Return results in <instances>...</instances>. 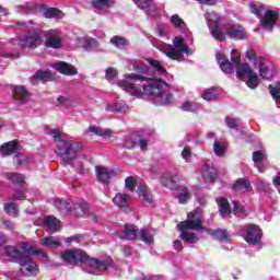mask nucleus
<instances>
[{"mask_svg": "<svg viewBox=\"0 0 280 280\" xmlns=\"http://www.w3.org/2000/svg\"><path fill=\"white\" fill-rule=\"evenodd\" d=\"M126 80H133L135 82H128L126 80L118 81V86L130 93L133 97H154L160 101L162 106H167L174 102V94L165 92L163 86L167 83L162 79H150L142 74L129 73L125 75Z\"/></svg>", "mask_w": 280, "mask_h": 280, "instance_id": "nucleus-1", "label": "nucleus"}, {"mask_svg": "<svg viewBox=\"0 0 280 280\" xmlns=\"http://www.w3.org/2000/svg\"><path fill=\"white\" fill-rule=\"evenodd\" d=\"M60 258L65 264L69 266H78V264H88L90 268L97 272H106L110 266H113V259L106 258L100 260V258H90L89 254L82 249H67L61 252Z\"/></svg>", "mask_w": 280, "mask_h": 280, "instance_id": "nucleus-2", "label": "nucleus"}, {"mask_svg": "<svg viewBox=\"0 0 280 280\" xmlns=\"http://www.w3.org/2000/svg\"><path fill=\"white\" fill-rule=\"evenodd\" d=\"M82 151V144L73 140L60 139L56 149L57 156H60L66 165H71Z\"/></svg>", "mask_w": 280, "mask_h": 280, "instance_id": "nucleus-3", "label": "nucleus"}, {"mask_svg": "<svg viewBox=\"0 0 280 280\" xmlns=\"http://www.w3.org/2000/svg\"><path fill=\"white\" fill-rule=\"evenodd\" d=\"M162 54L170 58V60H175L176 62H183L185 60V55L191 54V49L189 46L185 44V39L183 37H175L173 39V45H167Z\"/></svg>", "mask_w": 280, "mask_h": 280, "instance_id": "nucleus-4", "label": "nucleus"}, {"mask_svg": "<svg viewBox=\"0 0 280 280\" xmlns=\"http://www.w3.org/2000/svg\"><path fill=\"white\" fill-rule=\"evenodd\" d=\"M178 231H205L202 219L196 210L187 213V220L180 221L177 224Z\"/></svg>", "mask_w": 280, "mask_h": 280, "instance_id": "nucleus-5", "label": "nucleus"}, {"mask_svg": "<svg viewBox=\"0 0 280 280\" xmlns=\"http://www.w3.org/2000/svg\"><path fill=\"white\" fill-rule=\"evenodd\" d=\"M244 75L248 78L246 81L248 89H257V86H259V75L250 69V65L248 63H240L236 66V77L244 78Z\"/></svg>", "mask_w": 280, "mask_h": 280, "instance_id": "nucleus-6", "label": "nucleus"}, {"mask_svg": "<svg viewBox=\"0 0 280 280\" xmlns=\"http://www.w3.org/2000/svg\"><path fill=\"white\" fill-rule=\"evenodd\" d=\"M21 49H38L43 45V34L40 31H35L31 35H25L19 38Z\"/></svg>", "mask_w": 280, "mask_h": 280, "instance_id": "nucleus-7", "label": "nucleus"}, {"mask_svg": "<svg viewBox=\"0 0 280 280\" xmlns=\"http://www.w3.org/2000/svg\"><path fill=\"white\" fill-rule=\"evenodd\" d=\"M264 236V232L261 231V228L256 224H249L246 229V236H244V240L247 244H250L252 246H257V244L261 243V237Z\"/></svg>", "mask_w": 280, "mask_h": 280, "instance_id": "nucleus-8", "label": "nucleus"}, {"mask_svg": "<svg viewBox=\"0 0 280 280\" xmlns=\"http://www.w3.org/2000/svg\"><path fill=\"white\" fill-rule=\"evenodd\" d=\"M19 265L21 266V272L25 275L26 277H37V275L40 272L38 269V265L36 262L32 261V256H25Z\"/></svg>", "mask_w": 280, "mask_h": 280, "instance_id": "nucleus-9", "label": "nucleus"}, {"mask_svg": "<svg viewBox=\"0 0 280 280\" xmlns=\"http://www.w3.org/2000/svg\"><path fill=\"white\" fill-rule=\"evenodd\" d=\"M44 36L46 38L45 47H48L49 49H62V37L58 31L49 30Z\"/></svg>", "mask_w": 280, "mask_h": 280, "instance_id": "nucleus-10", "label": "nucleus"}, {"mask_svg": "<svg viewBox=\"0 0 280 280\" xmlns=\"http://www.w3.org/2000/svg\"><path fill=\"white\" fill-rule=\"evenodd\" d=\"M279 21V12L268 10L265 12L264 18L260 20V25L264 30L272 32L275 30V24Z\"/></svg>", "mask_w": 280, "mask_h": 280, "instance_id": "nucleus-11", "label": "nucleus"}, {"mask_svg": "<svg viewBox=\"0 0 280 280\" xmlns=\"http://www.w3.org/2000/svg\"><path fill=\"white\" fill-rule=\"evenodd\" d=\"M226 36L234 40H244L246 38V30L240 24H232L226 28Z\"/></svg>", "mask_w": 280, "mask_h": 280, "instance_id": "nucleus-12", "label": "nucleus"}, {"mask_svg": "<svg viewBox=\"0 0 280 280\" xmlns=\"http://www.w3.org/2000/svg\"><path fill=\"white\" fill-rule=\"evenodd\" d=\"M12 97L15 100V102H19L20 104H25L27 102V98L30 97V92L25 88V85H15L12 89Z\"/></svg>", "mask_w": 280, "mask_h": 280, "instance_id": "nucleus-13", "label": "nucleus"}, {"mask_svg": "<svg viewBox=\"0 0 280 280\" xmlns=\"http://www.w3.org/2000/svg\"><path fill=\"white\" fill-rule=\"evenodd\" d=\"M133 3H136L139 10H145L147 14L151 16H154L159 10L154 0H133Z\"/></svg>", "mask_w": 280, "mask_h": 280, "instance_id": "nucleus-14", "label": "nucleus"}, {"mask_svg": "<svg viewBox=\"0 0 280 280\" xmlns=\"http://www.w3.org/2000/svg\"><path fill=\"white\" fill-rule=\"evenodd\" d=\"M5 257H9L14 261V264H19L21 260H23L27 254H22L19 248L12 246V245H7L3 248Z\"/></svg>", "mask_w": 280, "mask_h": 280, "instance_id": "nucleus-15", "label": "nucleus"}, {"mask_svg": "<svg viewBox=\"0 0 280 280\" xmlns=\"http://www.w3.org/2000/svg\"><path fill=\"white\" fill-rule=\"evenodd\" d=\"M250 187L252 185L249 180L246 178H238L232 185V190L235 194H248V191H250Z\"/></svg>", "mask_w": 280, "mask_h": 280, "instance_id": "nucleus-16", "label": "nucleus"}, {"mask_svg": "<svg viewBox=\"0 0 280 280\" xmlns=\"http://www.w3.org/2000/svg\"><path fill=\"white\" fill-rule=\"evenodd\" d=\"M18 151L19 142L16 140L4 142L0 145V154H2V156H12V154H16Z\"/></svg>", "mask_w": 280, "mask_h": 280, "instance_id": "nucleus-17", "label": "nucleus"}, {"mask_svg": "<svg viewBox=\"0 0 280 280\" xmlns=\"http://www.w3.org/2000/svg\"><path fill=\"white\" fill-rule=\"evenodd\" d=\"M160 183L163 187H166V189H171L173 191L178 190V185H176V183H178V177L176 175L164 174L162 175Z\"/></svg>", "mask_w": 280, "mask_h": 280, "instance_id": "nucleus-18", "label": "nucleus"}, {"mask_svg": "<svg viewBox=\"0 0 280 280\" xmlns=\"http://www.w3.org/2000/svg\"><path fill=\"white\" fill-rule=\"evenodd\" d=\"M54 75L50 70H37L35 74L31 78L32 84H38L39 82H49Z\"/></svg>", "mask_w": 280, "mask_h": 280, "instance_id": "nucleus-19", "label": "nucleus"}, {"mask_svg": "<svg viewBox=\"0 0 280 280\" xmlns=\"http://www.w3.org/2000/svg\"><path fill=\"white\" fill-rule=\"evenodd\" d=\"M217 62L220 66L221 71L223 73H232L233 72V63L229 60V57L218 52L217 54Z\"/></svg>", "mask_w": 280, "mask_h": 280, "instance_id": "nucleus-20", "label": "nucleus"}, {"mask_svg": "<svg viewBox=\"0 0 280 280\" xmlns=\"http://www.w3.org/2000/svg\"><path fill=\"white\" fill-rule=\"evenodd\" d=\"M55 68L58 73H62V75H78V70L65 61H59Z\"/></svg>", "mask_w": 280, "mask_h": 280, "instance_id": "nucleus-21", "label": "nucleus"}, {"mask_svg": "<svg viewBox=\"0 0 280 280\" xmlns=\"http://www.w3.org/2000/svg\"><path fill=\"white\" fill-rule=\"evenodd\" d=\"M125 240L135 241L139 240V228L135 224H125L124 230Z\"/></svg>", "mask_w": 280, "mask_h": 280, "instance_id": "nucleus-22", "label": "nucleus"}, {"mask_svg": "<svg viewBox=\"0 0 280 280\" xmlns=\"http://www.w3.org/2000/svg\"><path fill=\"white\" fill-rule=\"evenodd\" d=\"M39 244L47 248H60L62 246V242L56 236H46L39 241Z\"/></svg>", "mask_w": 280, "mask_h": 280, "instance_id": "nucleus-23", "label": "nucleus"}, {"mask_svg": "<svg viewBox=\"0 0 280 280\" xmlns=\"http://www.w3.org/2000/svg\"><path fill=\"white\" fill-rule=\"evenodd\" d=\"M202 176L203 178H207L210 183H215V179L218 178V168L205 164L202 170Z\"/></svg>", "mask_w": 280, "mask_h": 280, "instance_id": "nucleus-24", "label": "nucleus"}, {"mask_svg": "<svg viewBox=\"0 0 280 280\" xmlns=\"http://www.w3.org/2000/svg\"><path fill=\"white\" fill-rule=\"evenodd\" d=\"M96 177L100 183L106 185L110 180V172L104 166H95Z\"/></svg>", "mask_w": 280, "mask_h": 280, "instance_id": "nucleus-25", "label": "nucleus"}, {"mask_svg": "<svg viewBox=\"0 0 280 280\" xmlns=\"http://www.w3.org/2000/svg\"><path fill=\"white\" fill-rule=\"evenodd\" d=\"M217 202L219 206V212L222 215H231V213H233V209L231 208V203H229V199L221 197L220 199H217Z\"/></svg>", "mask_w": 280, "mask_h": 280, "instance_id": "nucleus-26", "label": "nucleus"}, {"mask_svg": "<svg viewBox=\"0 0 280 280\" xmlns=\"http://www.w3.org/2000/svg\"><path fill=\"white\" fill-rule=\"evenodd\" d=\"M208 235L213 237V240H218L219 242H226L229 240V232L226 230L217 229V230H207Z\"/></svg>", "mask_w": 280, "mask_h": 280, "instance_id": "nucleus-27", "label": "nucleus"}, {"mask_svg": "<svg viewBox=\"0 0 280 280\" xmlns=\"http://www.w3.org/2000/svg\"><path fill=\"white\" fill-rule=\"evenodd\" d=\"M89 131L93 132V135H96L97 137H103L104 139H110V137H113L112 129H103L97 126H90Z\"/></svg>", "mask_w": 280, "mask_h": 280, "instance_id": "nucleus-28", "label": "nucleus"}, {"mask_svg": "<svg viewBox=\"0 0 280 280\" xmlns=\"http://www.w3.org/2000/svg\"><path fill=\"white\" fill-rule=\"evenodd\" d=\"M179 194L176 196L179 205H187V202H189V200L191 199V194L189 192V189L187 188V186H179Z\"/></svg>", "mask_w": 280, "mask_h": 280, "instance_id": "nucleus-29", "label": "nucleus"}, {"mask_svg": "<svg viewBox=\"0 0 280 280\" xmlns=\"http://www.w3.org/2000/svg\"><path fill=\"white\" fill-rule=\"evenodd\" d=\"M180 231L179 237L183 242H186V244H196L198 242V235L194 232H189L187 230H178Z\"/></svg>", "mask_w": 280, "mask_h": 280, "instance_id": "nucleus-30", "label": "nucleus"}, {"mask_svg": "<svg viewBox=\"0 0 280 280\" xmlns=\"http://www.w3.org/2000/svg\"><path fill=\"white\" fill-rule=\"evenodd\" d=\"M254 67H258L259 75H260V78H262V80H268L269 79V77H268V73H269L268 66H266V63H264L262 58L255 59Z\"/></svg>", "mask_w": 280, "mask_h": 280, "instance_id": "nucleus-31", "label": "nucleus"}, {"mask_svg": "<svg viewBox=\"0 0 280 280\" xmlns=\"http://www.w3.org/2000/svg\"><path fill=\"white\" fill-rule=\"evenodd\" d=\"M55 207L58 211H66V213H69V211H73V201L58 199L55 201Z\"/></svg>", "mask_w": 280, "mask_h": 280, "instance_id": "nucleus-32", "label": "nucleus"}, {"mask_svg": "<svg viewBox=\"0 0 280 280\" xmlns=\"http://www.w3.org/2000/svg\"><path fill=\"white\" fill-rule=\"evenodd\" d=\"M5 177L10 180V183H13V185H25V175L21 173H7Z\"/></svg>", "mask_w": 280, "mask_h": 280, "instance_id": "nucleus-33", "label": "nucleus"}, {"mask_svg": "<svg viewBox=\"0 0 280 280\" xmlns=\"http://www.w3.org/2000/svg\"><path fill=\"white\" fill-rule=\"evenodd\" d=\"M59 223L60 221L54 215H48L43 219V224L46 225L49 231H57Z\"/></svg>", "mask_w": 280, "mask_h": 280, "instance_id": "nucleus-34", "label": "nucleus"}, {"mask_svg": "<svg viewBox=\"0 0 280 280\" xmlns=\"http://www.w3.org/2000/svg\"><path fill=\"white\" fill-rule=\"evenodd\" d=\"M137 143H139V133L133 132L125 139L124 148H126V150H132Z\"/></svg>", "mask_w": 280, "mask_h": 280, "instance_id": "nucleus-35", "label": "nucleus"}, {"mask_svg": "<svg viewBox=\"0 0 280 280\" xmlns=\"http://www.w3.org/2000/svg\"><path fill=\"white\" fill-rule=\"evenodd\" d=\"M129 198H130V196H128L126 194L118 192L115 195L113 202H114V205H116V207H119L121 209V208L126 207V205H128Z\"/></svg>", "mask_w": 280, "mask_h": 280, "instance_id": "nucleus-36", "label": "nucleus"}, {"mask_svg": "<svg viewBox=\"0 0 280 280\" xmlns=\"http://www.w3.org/2000/svg\"><path fill=\"white\" fill-rule=\"evenodd\" d=\"M138 195L142 202L148 205L152 203V194H150V190L147 187H139Z\"/></svg>", "mask_w": 280, "mask_h": 280, "instance_id": "nucleus-37", "label": "nucleus"}, {"mask_svg": "<svg viewBox=\"0 0 280 280\" xmlns=\"http://www.w3.org/2000/svg\"><path fill=\"white\" fill-rule=\"evenodd\" d=\"M215 91H218V88L215 86L206 89L205 93L202 94V100H206V102H215V100H218V94Z\"/></svg>", "mask_w": 280, "mask_h": 280, "instance_id": "nucleus-38", "label": "nucleus"}, {"mask_svg": "<svg viewBox=\"0 0 280 280\" xmlns=\"http://www.w3.org/2000/svg\"><path fill=\"white\" fill-rule=\"evenodd\" d=\"M5 213L12 215L13 218H19V205L14 202H8L3 205Z\"/></svg>", "mask_w": 280, "mask_h": 280, "instance_id": "nucleus-39", "label": "nucleus"}, {"mask_svg": "<svg viewBox=\"0 0 280 280\" xmlns=\"http://www.w3.org/2000/svg\"><path fill=\"white\" fill-rule=\"evenodd\" d=\"M69 213L74 214L77 218H80L86 213V203H74L72 206V210Z\"/></svg>", "mask_w": 280, "mask_h": 280, "instance_id": "nucleus-40", "label": "nucleus"}, {"mask_svg": "<svg viewBox=\"0 0 280 280\" xmlns=\"http://www.w3.org/2000/svg\"><path fill=\"white\" fill-rule=\"evenodd\" d=\"M171 24L174 25L176 30H180V31L187 30V24L183 19H180L178 14H174L171 16Z\"/></svg>", "mask_w": 280, "mask_h": 280, "instance_id": "nucleus-41", "label": "nucleus"}, {"mask_svg": "<svg viewBox=\"0 0 280 280\" xmlns=\"http://www.w3.org/2000/svg\"><path fill=\"white\" fill-rule=\"evenodd\" d=\"M225 124H226L228 128H232L233 130H238L240 126H242V120L240 118H235L233 116H226Z\"/></svg>", "mask_w": 280, "mask_h": 280, "instance_id": "nucleus-42", "label": "nucleus"}, {"mask_svg": "<svg viewBox=\"0 0 280 280\" xmlns=\"http://www.w3.org/2000/svg\"><path fill=\"white\" fill-rule=\"evenodd\" d=\"M147 62H149L152 66V69L158 73H167V70L165 69V67H163L161 61L153 58H148Z\"/></svg>", "mask_w": 280, "mask_h": 280, "instance_id": "nucleus-43", "label": "nucleus"}, {"mask_svg": "<svg viewBox=\"0 0 280 280\" xmlns=\"http://www.w3.org/2000/svg\"><path fill=\"white\" fill-rule=\"evenodd\" d=\"M212 36L215 38V40H219V43H222L226 39V34L222 32V27H220L219 24H214V27L212 30Z\"/></svg>", "mask_w": 280, "mask_h": 280, "instance_id": "nucleus-44", "label": "nucleus"}, {"mask_svg": "<svg viewBox=\"0 0 280 280\" xmlns=\"http://www.w3.org/2000/svg\"><path fill=\"white\" fill-rule=\"evenodd\" d=\"M109 43H112V45L115 47H118V49H121L128 45V39L126 37L116 35L109 39Z\"/></svg>", "mask_w": 280, "mask_h": 280, "instance_id": "nucleus-45", "label": "nucleus"}, {"mask_svg": "<svg viewBox=\"0 0 280 280\" xmlns=\"http://www.w3.org/2000/svg\"><path fill=\"white\" fill-rule=\"evenodd\" d=\"M92 5L95 10H104V8H110L113 5V0H94L92 1Z\"/></svg>", "mask_w": 280, "mask_h": 280, "instance_id": "nucleus-46", "label": "nucleus"}, {"mask_svg": "<svg viewBox=\"0 0 280 280\" xmlns=\"http://www.w3.org/2000/svg\"><path fill=\"white\" fill-rule=\"evenodd\" d=\"M182 110H185L186 113H196L200 106L198 103L194 102H186L180 106Z\"/></svg>", "mask_w": 280, "mask_h": 280, "instance_id": "nucleus-47", "label": "nucleus"}, {"mask_svg": "<svg viewBox=\"0 0 280 280\" xmlns=\"http://www.w3.org/2000/svg\"><path fill=\"white\" fill-rule=\"evenodd\" d=\"M139 240L145 242V244H152L154 242V236L148 232V230H141L139 233Z\"/></svg>", "mask_w": 280, "mask_h": 280, "instance_id": "nucleus-48", "label": "nucleus"}, {"mask_svg": "<svg viewBox=\"0 0 280 280\" xmlns=\"http://www.w3.org/2000/svg\"><path fill=\"white\" fill-rule=\"evenodd\" d=\"M44 16L46 19H59L60 18V10L57 8H49L44 11Z\"/></svg>", "mask_w": 280, "mask_h": 280, "instance_id": "nucleus-49", "label": "nucleus"}, {"mask_svg": "<svg viewBox=\"0 0 280 280\" xmlns=\"http://www.w3.org/2000/svg\"><path fill=\"white\" fill-rule=\"evenodd\" d=\"M232 205H233L232 212L234 213V215H242V214L246 213V208L244 206H242V202L232 201Z\"/></svg>", "mask_w": 280, "mask_h": 280, "instance_id": "nucleus-50", "label": "nucleus"}, {"mask_svg": "<svg viewBox=\"0 0 280 280\" xmlns=\"http://www.w3.org/2000/svg\"><path fill=\"white\" fill-rule=\"evenodd\" d=\"M213 150L217 156H224V153L226 152V147L222 144L220 141H214Z\"/></svg>", "mask_w": 280, "mask_h": 280, "instance_id": "nucleus-51", "label": "nucleus"}, {"mask_svg": "<svg viewBox=\"0 0 280 280\" xmlns=\"http://www.w3.org/2000/svg\"><path fill=\"white\" fill-rule=\"evenodd\" d=\"M125 187L128 191H133L137 187V179L133 176H128L125 179Z\"/></svg>", "mask_w": 280, "mask_h": 280, "instance_id": "nucleus-52", "label": "nucleus"}, {"mask_svg": "<svg viewBox=\"0 0 280 280\" xmlns=\"http://www.w3.org/2000/svg\"><path fill=\"white\" fill-rule=\"evenodd\" d=\"M231 62L232 65H234V67H238L240 65H242V58L240 56V51L238 50H235L233 49L231 51Z\"/></svg>", "mask_w": 280, "mask_h": 280, "instance_id": "nucleus-53", "label": "nucleus"}, {"mask_svg": "<svg viewBox=\"0 0 280 280\" xmlns=\"http://www.w3.org/2000/svg\"><path fill=\"white\" fill-rule=\"evenodd\" d=\"M126 109V107L122 104H114V105H107L106 110L108 113H121Z\"/></svg>", "mask_w": 280, "mask_h": 280, "instance_id": "nucleus-54", "label": "nucleus"}, {"mask_svg": "<svg viewBox=\"0 0 280 280\" xmlns=\"http://www.w3.org/2000/svg\"><path fill=\"white\" fill-rule=\"evenodd\" d=\"M150 143V140L148 138H143L140 135H138V145L141 150V152H145L148 150V144Z\"/></svg>", "mask_w": 280, "mask_h": 280, "instance_id": "nucleus-55", "label": "nucleus"}, {"mask_svg": "<svg viewBox=\"0 0 280 280\" xmlns=\"http://www.w3.org/2000/svg\"><path fill=\"white\" fill-rule=\"evenodd\" d=\"M264 159H266V155H264L262 151L253 152V161L256 165H258L259 163H264Z\"/></svg>", "mask_w": 280, "mask_h": 280, "instance_id": "nucleus-56", "label": "nucleus"}, {"mask_svg": "<svg viewBox=\"0 0 280 280\" xmlns=\"http://www.w3.org/2000/svg\"><path fill=\"white\" fill-rule=\"evenodd\" d=\"M36 252V249L30 245L28 243H24L23 244V250L21 252L22 255H27V257H32V255H34V253Z\"/></svg>", "mask_w": 280, "mask_h": 280, "instance_id": "nucleus-57", "label": "nucleus"}, {"mask_svg": "<svg viewBox=\"0 0 280 280\" xmlns=\"http://www.w3.org/2000/svg\"><path fill=\"white\" fill-rule=\"evenodd\" d=\"M268 90L273 100H280V90L277 86L269 84Z\"/></svg>", "mask_w": 280, "mask_h": 280, "instance_id": "nucleus-58", "label": "nucleus"}, {"mask_svg": "<svg viewBox=\"0 0 280 280\" xmlns=\"http://www.w3.org/2000/svg\"><path fill=\"white\" fill-rule=\"evenodd\" d=\"M27 196H25V192L21 189H18L14 191L12 196V200H25Z\"/></svg>", "mask_w": 280, "mask_h": 280, "instance_id": "nucleus-59", "label": "nucleus"}, {"mask_svg": "<svg viewBox=\"0 0 280 280\" xmlns=\"http://www.w3.org/2000/svg\"><path fill=\"white\" fill-rule=\"evenodd\" d=\"M117 75H119V73L117 72L116 69L108 68L106 70V78H107V80H115V78H117Z\"/></svg>", "mask_w": 280, "mask_h": 280, "instance_id": "nucleus-60", "label": "nucleus"}, {"mask_svg": "<svg viewBox=\"0 0 280 280\" xmlns=\"http://www.w3.org/2000/svg\"><path fill=\"white\" fill-rule=\"evenodd\" d=\"M261 10L262 8L257 4H250V12L252 14H255V16H261Z\"/></svg>", "mask_w": 280, "mask_h": 280, "instance_id": "nucleus-61", "label": "nucleus"}, {"mask_svg": "<svg viewBox=\"0 0 280 280\" xmlns=\"http://www.w3.org/2000/svg\"><path fill=\"white\" fill-rule=\"evenodd\" d=\"M246 58L255 62V60L261 57H257V52L254 49H250L246 51Z\"/></svg>", "mask_w": 280, "mask_h": 280, "instance_id": "nucleus-62", "label": "nucleus"}, {"mask_svg": "<svg viewBox=\"0 0 280 280\" xmlns=\"http://www.w3.org/2000/svg\"><path fill=\"white\" fill-rule=\"evenodd\" d=\"M57 102L60 106H69V98L65 96H58Z\"/></svg>", "mask_w": 280, "mask_h": 280, "instance_id": "nucleus-63", "label": "nucleus"}, {"mask_svg": "<svg viewBox=\"0 0 280 280\" xmlns=\"http://www.w3.org/2000/svg\"><path fill=\"white\" fill-rule=\"evenodd\" d=\"M135 71H139V73H145L148 71V68H145L144 63L133 66Z\"/></svg>", "mask_w": 280, "mask_h": 280, "instance_id": "nucleus-64", "label": "nucleus"}]
</instances>
